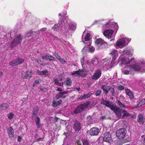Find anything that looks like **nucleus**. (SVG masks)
<instances>
[{"instance_id":"nucleus-25","label":"nucleus","mask_w":145,"mask_h":145,"mask_svg":"<svg viewBox=\"0 0 145 145\" xmlns=\"http://www.w3.org/2000/svg\"><path fill=\"white\" fill-rule=\"evenodd\" d=\"M36 73L38 75H43L47 76L48 74V71L46 70L40 71L39 70H38L36 71Z\"/></svg>"},{"instance_id":"nucleus-9","label":"nucleus","mask_w":145,"mask_h":145,"mask_svg":"<svg viewBox=\"0 0 145 145\" xmlns=\"http://www.w3.org/2000/svg\"><path fill=\"white\" fill-rule=\"evenodd\" d=\"M91 38L92 36L90 35L89 33H85V32H84L82 35V41L84 43L87 44L88 42H86L89 41Z\"/></svg>"},{"instance_id":"nucleus-37","label":"nucleus","mask_w":145,"mask_h":145,"mask_svg":"<svg viewBox=\"0 0 145 145\" xmlns=\"http://www.w3.org/2000/svg\"><path fill=\"white\" fill-rule=\"evenodd\" d=\"M41 82V80L40 78H39L36 79L33 84V86L35 87L37 84H40Z\"/></svg>"},{"instance_id":"nucleus-55","label":"nucleus","mask_w":145,"mask_h":145,"mask_svg":"<svg viewBox=\"0 0 145 145\" xmlns=\"http://www.w3.org/2000/svg\"><path fill=\"white\" fill-rule=\"evenodd\" d=\"M124 88V87L122 86H120L118 87V89L119 90H123Z\"/></svg>"},{"instance_id":"nucleus-26","label":"nucleus","mask_w":145,"mask_h":145,"mask_svg":"<svg viewBox=\"0 0 145 145\" xmlns=\"http://www.w3.org/2000/svg\"><path fill=\"white\" fill-rule=\"evenodd\" d=\"M113 26H112L111 25V22L107 23L104 25H103L102 27L103 29H111L112 28Z\"/></svg>"},{"instance_id":"nucleus-18","label":"nucleus","mask_w":145,"mask_h":145,"mask_svg":"<svg viewBox=\"0 0 145 145\" xmlns=\"http://www.w3.org/2000/svg\"><path fill=\"white\" fill-rule=\"evenodd\" d=\"M101 73L99 70L96 71L92 76V78L93 80H97L99 79L101 76Z\"/></svg>"},{"instance_id":"nucleus-43","label":"nucleus","mask_w":145,"mask_h":145,"mask_svg":"<svg viewBox=\"0 0 145 145\" xmlns=\"http://www.w3.org/2000/svg\"><path fill=\"white\" fill-rule=\"evenodd\" d=\"M11 34L10 33V35L9 33H6L3 39L4 40H5L6 41H7L8 40L7 37H10L11 38H12L11 36Z\"/></svg>"},{"instance_id":"nucleus-34","label":"nucleus","mask_w":145,"mask_h":145,"mask_svg":"<svg viewBox=\"0 0 145 145\" xmlns=\"http://www.w3.org/2000/svg\"><path fill=\"white\" fill-rule=\"evenodd\" d=\"M91 62L92 64L94 65H96L98 63V59L96 58H93L91 60Z\"/></svg>"},{"instance_id":"nucleus-50","label":"nucleus","mask_w":145,"mask_h":145,"mask_svg":"<svg viewBox=\"0 0 145 145\" xmlns=\"http://www.w3.org/2000/svg\"><path fill=\"white\" fill-rule=\"evenodd\" d=\"M95 48L93 46L90 47L88 50L89 52L91 53L93 52L95 50Z\"/></svg>"},{"instance_id":"nucleus-5","label":"nucleus","mask_w":145,"mask_h":145,"mask_svg":"<svg viewBox=\"0 0 145 145\" xmlns=\"http://www.w3.org/2000/svg\"><path fill=\"white\" fill-rule=\"evenodd\" d=\"M101 62L102 63V66L103 67V69L105 71H106L109 69L112 68L114 63V62L113 63H112V60L110 63L109 60H108L106 59H103Z\"/></svg>"},{"instance_id":"nucleus-51","label":"nucleus","mask_w":145,"mask_h":145,"mask_svg":"<svg viewBox=\"0 0 145 145\" xmlns=\"http://www.w3.org/2000/svg\"><path fill=\"white\" fill-rule=\"evenodd\" d=\"M82 142L83 143V145H89L88 142V140L86 139L83 140Z\"/></svg>"},{"instance_id":"nucleus-59","label":"nucleus","mask_w":145,"mask_h":145,"mask_svg":"<svg viewBox=\"0 0 145 145\" xmlns=\"http://www.w3.org/2000/svg\"><path fill=\"white\" fill-rule=\"evenodd\" d=\"M82 140L81 141L80 140H77L76 141V143L78 145H81L82 142Z\"/></svg>"},{"instance_id":"nucleus-64","label":"nucleus","mask_w":145,"mask_h":145,"mask_svg":"<svg viewBox=\"0 0 145 145\" xmlns=\"http://www.w3.org/2000/svg\"><path fill=\"white\" fill-rule=\"evenodd\" d=\"M58 105L61 104L62 103V101L61 100H59L57 102Z\"/></svg>"},{"instance_id":"nucleus-17","label":"nucleus","mask_w":145,"mask_h":145,"mask_svg":"<svg viewBox=\"0 0 145 145\" xmlns=\"http://www.w3.org/2000/svg\"><path fill=\"white\" fill-rule=\"evenodd\" d=\"M63 18L61 19V20H60L59 22V26H58L57 24H56L53 27L52 29H53L55 31H57L59 27L62 28L63 26Z\"/></svg>"},{"instance_id":"nucleus-45","label":"nucleus","mask_w":145,"mask_h":145,"mask_svg":"<svg viewBox=\"0 0 145 145\" xmlns=\"http://www.w3.org/2000/svg\"><path fill=\"white\" fill-rule=\"evenodd\" d=\"M56 56L57 59L59 60L60 62L62 64H63V59L61 58L58 54H57Z\"/></svg>"},{"instance_id":"nucleus-54","label":"nucleus","mask_w":145,"mask_h":145,"mask_svg":"<svg viewBox=\"0 0 145 145\" xmlns=\"http://www.w3.org/2000/svg\"><path fill=\"white\" fill-rule=\"evenodd\" d=\"M101 92V90H98L95 93L96 95L97 96L99 95H100Z\"/></svg>"},{"instance_id":"nucleus-11","label":"nucleus","mask_w":145,"mask_h":145,"mask_svg":"<svg viewBox=\"0 0 145 145\" xmlns=\"http://www.w3.org/2000/svg\"><path fill=\"white\" fill-rule=\"evenodd\" d=\"M111 110L114 112L116 115L117 118H120L121 117V112L122 110V109L118 108L116 105L114 106L112 108Z\"/></svg>"},{"instance_id":"nucleus-63","label":"nucleus","mask_w":145,"mask_h":145,"mask_svg":"<svg viewBox=\"0 0 145 145\" xmlns=\"http://www.w3.org/2000/svg\"><path fill=\"white\" fill-rule=\"evenodd\" d=\"M56 98L57 99H58L60 97H61V96L58 94H57L56 96Z\"/></svg>"},{"instance_id":"nucleus-38","label":"nucleus","mask_w":145,"mask_h":145,"mask_svg":"<svg viewBox=\"0 0 145 145\" xmlns=\"http://www.w3.org/2000/svg\"><path fill=\"white\" fill-rule=\"evenodd\" d=\"M111 25H112V26H113V27H112V28L111 29L112 30L114 28L117 30L118 29V25L116 23L114 22H111Z\"/></svg>"},{"instance_id":"nucleus-44","label":"nucleus","mask_w":145,"mask_h":145,"mask_svg":"<svg viewBox=\"0 0 145 145\" xmlns=\"http://www.w3.org/2000/svg\"><path fill=\"white\" fill-rule=\"evenodd\" d=\"M145 104V99H142L138 103V105L141 106Z\"/></svg>"},{"instance_id":"nucleus-53","label":"nucleus","mask_w":145,"mask_h":145,"mask_svg":"<svg viewBox=\"0 0 145 145\" xmlns=\"http://www.w3.org/2000/svg\"><path fill=\"white\" fill-rule=\"evenodd\" d=\"M48 55H46L45 56H41V57L42 59H43L47 60H48Z\"/></svg>"},{"instance_id":"nucleus-14","label":"nucleus","mask_w":145,"mask_h":145,"mask_svg":"<svg viewBox=\"0 0 145 145\" xmlns=\"http://www.w3.org/2000/svg\"><path fill=\"white\" fill-rule=\"evenodd\" d=\"M114 31L112 29H108L105 30L103 32L104 35L108 39L111 38Z\"/></svg>"},{"instance_id":"nucleus-49","label":"nucleus","mask_w":145,"mask_h":145,"mask_svg":"<svg viewBox=\"0 0 145 145\" xmlns=\"http://www.w3.org/2000/svg\"><path fill=\"white\" fill-rule=\"evenodd\" d=\"M48 59L50 61H52L54 60V57L50 55H48Z\"/></svg>"},{"instance_id":"nucleus-4","label":"nucleus","mask_w":145,"mask_h":145,"mask_svg":"<svg viewBox=\"0 0 145 145\" xmlns=\"http://www.w3.org/2000/svg\"><path fill=\"white\" fill-rule=\"evenodd\" d=\"M95 43L98 50L106 48L108 46L107 43L101 38L97 39L95 41Z\"/></svg>"},{"instance_id":"nucleus-7","label":"nucleus","mask_w":145,"mask_h":145,"mask_svg":"<svg viewBox=\"0 0 145 145\" xmlns=\"http://www.w3.org/2000/svg\"><path fill=\"white\" fill-rule=\"evenodd\" d=\"M23 38V37L21 35H19L17 36L10 44V46L11 48H13L16 45L20 43Z\"/></svg>"},{"instance_id":"nucleus-21","label":"nucleus","mask_w":145,"mask_h":145,"mask_svg":"<svg viewBox=\"0 0 145 145\" xmlns=\"http://www.w3.org/2000/svg\"><path fill=\"white\" fill-rule=\"evenodd\" d=\"M7 133L10 138H12L14 137V131L12 127H9L7 129Z\"/></svg>"},{"instance_id":"nucleus-6","label":"nucleus","mask_w":145,"mask_h":145,"mask_svg":"<svg viewBox=\"0 0 145 145\" xmlns=\"http://www.w3.org/2000/svg\"><path fill=\"white\" fill-rule=\"evenodd\" d=\"M89 101H87L83 104L79 105L75 109L74 113L75 114L80 113L83 111L85 108H87L90 104Z\"/></svg>"},{"instance_id":"nucleus-3","label":"nucleus","mask_w":145,"mask_h":145,"mask_svg":"<svg viewBox=\"0 0 145 145\" xmlns=\"http://www.w3.org/2000/svg\"><path fill=\"white\" fill-rule=\"evenodd\" d=\"M131 39L128 38H122L118 40L116 43V48H121L126 46Z\"/></svg>"},{"instance_id":"nucleus-29","label":"nucleus","mask_w":145,"mask_h":145,"mask_svg":"<svg viewBox=\"0 0 145 145\" xmlns=\"http://www.w3.org/2000/svg\"><path fill=\"white\" fill-rule=\"evenodd\" d=\"M137 121H138L140 123L142 124L143 123V116L142 114H140L138 115Z\"/></svg>"},{"instance_id":"nucleus-61","label":"nucleus","mask_w":145,"mask_h":145,"mask_svg":"<svg viewBox=\"0 0 145 145\" xmlns=\"http://www.w3.org/2000/svg\"><path fill=\"white\" fill-rule=\"evenodd\" d=\"M58 94L61 97H62L63 95V91L59 92L58 93Z\"/></svg>"},{"instance_id":"nucleus-20","label":"nucleus","mask_w":145,"mask_h":145,"mask_svg":"<svg viewBox=\"0 0 145 145\" xmlns=\"http://www.w3.org/2000/svg\"><path fill=\"white\" fill-rule=\"evenodd\" d=\"M101 104H103L107 107H109L111 109L114 106V105L110 103L108 101L104 99H103L101 101Z\"/></svg>"},{"instance_id":"nucleus-27","label":"nucleus","mask_w":145,"mask_h":145,"mask_svg":"<svg viewBox=\"0 0 145 145\" xmlns=\"http://www.w3.org/2000/svg\"><path fill=\"white\" fill-rule=\"evenodd\" d=\"M109 86L103 85L101 86V88L103 90L104 93L107 94L108 92Z\"/></svg>"},{"instance_id":"nucleus-57","label":"nucleus","mask_w":145,"mask_h":145,"mask_svg":"<svg viewBox=\"0 0 145 145\" xmlns=\"http://www.w3.org/2000/svg\"><path fill=\"white\" fill-rule=\"evenodd\" d=\"M37 114L34 115L33 114H32L31 119L32 120H34L37 117Z\"/></svg>"},{"instance_id":"nucleus-42","label":"nucleus","mask_w":145,"mask_h":145,"mask_svg":"<svg viewBox=\"0 0 145 145\" xmlns=\"http://www.w3.org/2000/svg\"><path fill=\"white\" fill-rule=\"evenodd\" d=\"M108 91H110V93L112 96H114V94L115 93L114 89L111 87L109 86Z\"/></svg>"},{"instance_id":"nucleus-40","label":"nucleus","mask_w":145,"mask_h":145,"mask_svg":"<svg viewBox=\"0 0 145 145\" xmlns=\"http://www.w3.org/2000/svg\"><path fill=\"white\" fill-rule=\"evenodd\" d=\"M88 123V125L91 124L92 122V118L90 116H88L87 118Z\"/></svg>"},{"instance_id":"nucleus-19","label":"nucleus","mask_w":145,"mask_h":145,"mask_svg":"<svg viewBox=\"0 0 145 145\" xmlns=\"http://www.w3.org/2000/svg\"><path fill=\"white\" fill-rule=\"evenodd\" d=\"M32 75V72L27 71L22 74V76L24 79H30Z\"/></svg>"},{"instance_id":"nucleus-22","label":"nucleus","mask_w":145,"mask_h":145,"mask_svg":"<svg viewBox=\"0 0 145 145\" xmlns=\"http://www.w3.org/2000/svg\"><path fill=\"white\" fill-rule=\"evenodd\" d=\"M74 129L76 131H79L81 128V125L79 121L76 120L74 125Z\"/></svg>"},{"instance_id":"nucleus-33","label":"nucleus","mask_w":145,"mask_h":145,"mask_svg":"<svg viewBox=\"0 0 145 145\" xmlns=\"http://www.w3.org/2000/svg\"><path fill=\"white\" fill-rule=\"evenodd\" d=\"M37 33L36 31H33L32 30H31L30 31H28L27 32L26 36L28 38L31 37L33 34L34 33Z\"/></svg>"},{"instance_id":"nucleus-16","label":"nucleus","mask_w":145,"mask_h":145,"mask_svg":"<svg viewBox=\"0 0 145 145\" xmlns=\"http://www.w3.org/2000/svg\"><path fill=\"white\" fill-rule=\"evenodd\" d=\"M99 129L97 127L91 128L89 131V134L91 136L97 135L99 133Z\"/></svg>"},{"instance_id":"nucleus-30","label":"nucleus","mask_w":145,"mask_h":145,"mask_svg":"<svg viewBox=\"0 0 145 145\" xmlns=\"http://www.w3.org/2000/svg\"><path fill=\"white\" fill-rule=\"evenodd\" d=\"M8 106V105L7 103H3L1 105L0 109L2 110H5L7 109Z\"/></svg>"},{"instance_id":"nucleus-8","label":"nucleus","mask_w":145,"mask_h":145,"mask_svg":"<svg viewBox=\"0 0 145 145\" xmlns=\"http://www.w3.org/2000/svg\"><path fill=\"white\" fill-rule=\"evenodd\" d=\"M127 131L125 128H121L117 131L116 133V137L120 139L124 138L125 136Z\"/></svg>"},{"instance_id":"nucleus-31","label":"nucleus","mask_w":145,"mask_h":145,"mask_svg":"<svg viewBox=\"0 0 145 145\" xmlns=\"http://www.w3.org/2000/svg\"><path fill=\"white\" fill-rule=\"evenodd\" d=\"M35 120V123L37 127L38 128H40L41 125L40 124V120L39 117L38 116H37Z\"/></svg>"},{"instance_id":"nucleus-47","label":"nucleus","mask_w":145,"mask_h":145,"mask_svg":"<svg viewBox=\"0 0 145 145\" xmlns=\"http://www.w3.org/2000/svg\"><path fill=\"white\" fill-rule=\"evenodd\" d=\"M91 95V93H89L88 94H84V95L83 97V98L84 99L88 98Z\"/></svg>"},{"instance_id":"nucleus-36","label":"nucleus","mask_w":145,"mask_h":145,"mask_svg":"<svg viewBox=\"0 0 145 145\" xmlns=\"http://www.w3.org/2000/svg\"><path fill=\"white\" fill-rule=\"evenodd\" d=\"M36 62L39 64H40L42 66L46 65V63H44L40 59H36Z\"/></svg>"},{"instance_id":"nucleus-32","label":"nucleus","mask_w":145,"mask_h":145,"mask_svg":"<svg viewBox=\"0 0 145 145\" xmlns=\"http://www.w3.org/2000/svg\"><path fill=\"white\" fill-rule=\"evenodd\" d=\"M116 103L120 108H125L126 107V106L118 100L116 101Z\"/></svg>"},{"instance_id":"nucleus-52","label":"nucleus","mask_w":145,"mask_h":145,"mask_svg":"<svg viewBox=\"0 0 145 145\" xmlns=\"http://www.w3.org/2000/svg\"><path fill=\"white\" fill-rule=\"evenodd\" d=\"M53 82L56 85H58L59 83V82L57 78H54V79Z\"/></svg>"},{"instance_id":"nucleus-60","label":"nucleus","mask_w":145,"mask_h":145,"mask_svg":"<svg viewBox=\"0 0 145 145\" xmlns=\"http://www.w3.org/2000/svg\"><path fill=\"white\" fill-rule=\"evenodd\" d=\"M47 29V28H42L40 30V31L41 32H43L44 31H45Z\"/></svg>"},{"instance_id":"nucleus-56","label":"nucleus","mask_w":145,"mask_h":145,"mask_svg":"<svg viewBox=\"0 0 145 145\" xmlns=\"http://www.w3.org/2000/svg\"><path fill=\"white\" fill-rule=\"evenodd\" d=\"M63 73H62L59 76V81H62V77L63 76Z\"/></svg>"},{"instance_id":"nucleus-39","label":"nucleus","mask_w":145,"mask_h":145,"mask_svg":"<svg viewBox=\"0 0 145 145\" xmlns=\"http://www.w3.org/2000/svg\"><path fill=\"white\" fill-rule=\"evenodd\" d=\"M72 81L71 79L69 78H68L66 79L65 83L67 85H70Z\"/></svg>"},{"instance_id":"nucleus-28","label":"nucleus","mask_w":145,"mask_h":145,"mask_svg":"<svg viewBox=\"0 0 145 145\" xmlns=\"http://www.w3.org/2000/svg\"><path fill=\"white\" fill-rule=\"evenodd\" d=\"M125 91L126 94L129 96L131 99H133L134 98V96L133 93H132L130 90L127 89H125Z\"/></svg>"},{"instance_id":"nucleus-48","label":"nucleus","mask_w":145,"mask_h":145,"mask_svg":"<svg viewBox=\"0 0 145 145\" xmlns=\"http://www.w3.org/2000/svg\"><path fill=\"white\" fill-rule=\"evenodd\" d=\"M52 106L54 107H56L58 106L57 102L54 100L53 101Z\"/></svg>"},{"instance_id":"nucleus-13","label":"nucleus","mask_w":145,"mask_h":145,"mask_svg":"<svg viewBox=\"0 0 145 145\" xmlns=\"http://www.w3.org/2000/svg\"><path fill=\"white\" fill-rule=\"evenodd\" d=\"M135 59V58L133 57H132L130 59L127 57H123L121 59V62L123 64L127 65L133 62Z\"/></svg>"},{"instance_id":"nucleus-23","label":"nucleus","mask_w":145,"mask_h":145,"mask_svg":"<svg viewBox=\"0 0 145 145\" xmlns=\"http://www.w3.org/2000/svg\"><path fill=\"white\" fill-rule=\"evenodd\" d=\"M125 54L129 57H131L132 56L133 54L131 50H129L127 48H126L123 50L122 54L123 55Z\"/></svg>"},{"instance_id":"nucleus-12","label":"nucleus","mask_w":145,"mask_h":145,"mask_svg":"<svg viewBox=\"0 0 145 145\" xmlns=\"http://www.w3.org/2000/svg\"><path fill=\"white\" fill-rule=\"evenodd\" d=\"M103 139L105 141L111 143L112 142V140L110 133L109 132L105 133L104 134Z\"/></svg>"},{"instance_id":"nucleus-46","label":"nucleus","mask_w":145,"mask_h":145,"mask_svg":"<svg viewBox=\"0 0 145 145\" xmlns=\"http://www.w3.org/2000/svg\"><path fill=\"white\" fill-rule=\"evenodd\" d=\"M14 114L12 112H11L8 115V118L9 120H11L14 116Z\"/></svg>"},{"instance_id":"nucleus-15","label":"nucleus","mask_w":145,"mask_h":145,"mask_svg":"<svg viewBox=\"0 0 145 145\" xmlns=\"http://www.w3.org/2000/svg\"><path fill=\"white\" fill-rule=\"evenodd\" d=\"M112 57V63H113L115 61L117 57L118 56V51L116 50H112L110 53Z\"/></svg>"},{"instance_id":"nucleus-41","label":"nucleus","mask_w":145,"mask_h":145,"mask_svg":"<svg viewBox=\"0 0 145 145\" xmlns=\"http://www.w3.org/2000/svg\"><path fill=\"white\" fill-rule=\"evenodd\" d=\"M123 114L122 116L123 118L124 116L128 117L130 116V114L125 110H122Z\"/></svg>"},{"instance_id":"nucleus-35","label":"nucleus","mask_w":145,"mask_h":145,"mask_svg":"<svg viewBox=\"0 0 145 145\" xmlns=\"http://www.w3.org/2000/svg\"><path fill=\"white\" fill-rule=\"evenodd\" d=\"M39 111V108L38 106H35L33 108V110L31 114H37V112Z\"/></svg>"},{"instance_id":"nucleus-24","label":"nucleus","mask_w":145,"mask_h":145,"mask_svg":"<svg viewBox=\"0 0 145 145\" xmlns=\"http://www.w3.org/2000/svg\"><path fill=\"white\" fill-rule=\"evenodd\" d=\"M84 72L82 70H79L78 71H73L71 73V74L74 76H83Z\"/></svg>"},{"instance_id":"nucleus-10","label":"nucleus","mask_w":145,"mask_h":145,"mask_svg":"<svg viewBox=\"0 0 145 145\" xmlns=\"http://www.w3.org/2000/svg\"><path fill=\"white\" fill-rule=\"evenodd\" d=\"M24 61V60L22 58H19L14 60L10 62L9 65L12 66L18 65L23 63Z\"/></svg>"},{"instance_id":"nucleus-58","label":"nucleus","mask_w":145,"mask_h":145,"mask_svg":"<svg viewBox=\"0 0 145 145\" xmlns=\"http://www.w3.org/2000/svg\"><path fill=\"white\" fill-rule=\"evenodd\" d=\"M87 48H86L85 47H84V48L82 50V52L83 53V54L85 53L87 51Z\"/></svg>"},{"instance_id":"nucleus-2","label":"nucleus","mask_w":145,"mask_h":145,"mask_svg":"<svg viewBox=\"0 0 145 145\" xmlns=\"http://www.w3.org/2000/svg\"><path fill=\"white\" fill-rule=\"evenodd\" d=\"M69 29L74 30L76 28V25L74 22L70 20L67 16L64 17V28H67Z\"/></svg>"},{"instance_id":"nucleus-1","label":"nucleus","mask_w":145,"mask_h":145,"mask_svg":"<svg viewBox=\"0 0 145 145\" xmlns=\"http://www.w3.org/2000/svg\"><path fill=\"white\" fill-rule=\"evenodd\" d=\"M139 71L142 72H145V61H139L135 64L127 66L122 69V72L126 75H133L135 71Z\"/></svg>"},{"instance_id":"nucleus-62","label":"nucleus","mask_w":145,"mask_h":145,"mask_svg":"<svg viewBox=\"0 0 145 145\" xmlns=\"http://www.w3.org/2000/svg\"><path fill=\"white\" fill-rule=\"evenodd\" d=\"M22 137L20 136H18V138L17 140L19 142H20L21 141Z\"/></svg>"}]
</instances>
